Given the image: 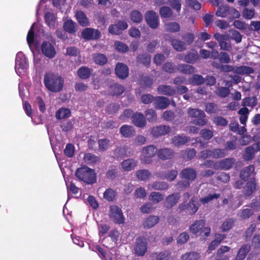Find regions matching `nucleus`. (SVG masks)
Listing matches in <instances>:
<instances>
[{
  "instance_id": "nucleus-1",
  "label": "nucleus",
  "mask_w": 260,
  "mask_h": 260,
  "mask_svg": "<svg viewBox=\"0 0 260 260\" xmlns=\"http://www.w3.org/2000/svg\"><path fill=\"white\" fill-rule=\"evenodd\" d=\"M44 84L46 88L52 92H58L63 87L64 80L59 75L48 72L45 74Z\"/></svg>"
},
{
  "instance_id": "nucleus-44",
  "label": "nucleus",
  "mask_w": 260,
  "mask_h": 260,
  "mask_svg": "<svg viewBox=\"0 0 260 260\" xmlns=\"http://www.w3.org/2000/svg\"><path fill=\"white\" fill-rule=\"evenodd\" d=\"M235 73L240 75L250 74L254 73V69L250 67L241 66L235 69Z\"/></svg>"
},
{
  "instance_id": "nucleus-38",
  "label": "nucleus",
  "mask_w": 260,
  "mask_h": 260,
  "mask_svg": "<svg viewBox=\"0 0 260 260\" xmlns=\"http://www.w3.org/2000/svg\"><path fill=\"white\" fill-rule=\"evenodd\" d=\"M162 70L169 74H173L178 71V66L172 62H166L162 66Z\"/></svg>"
},
{
  "instance_id": "nucleus-55",
  "label": "nucleus",
  "mask_w": 260,
  "mask_h": 260,
  "mask_svg": "<svg viewBox=\"0 0 260 260\" xmlns=\"http://www.w3.org/2000/svg\"><path fill=\"white\" fill-rule=\"evenodd\" d=\"M130 18L133 22L139 23L142 20L143 15L139 11L133 10L130 14Z\"/></svg>"
},
{
  "instance_id": "nucleus-57",
  "label": "nucleus",
  "mask_w": 260,
  "mask_h": 260,
  "mask_svg": "<svg viewBox=\"0 0 260 260\" xmlns=\"http://www.w3.org/2000/svg\"><path fill=\"white\" fill-rule=\"evenodd\" d=\"M235 220L233 218H229L225 220L221 225V230L222 232H225L230 230L234 223Z\"/></svg>"
},
{
  "instance_id": "nucleus-25",
  "label": "nucleus",
  "mask_w": 260,
  "mask_h": 260,
  "mask_svg": "<svg viewBox=\"0 0 260 260\" xmlns=\"http://www.w3.org/2000/svg\"><path fill=\"white\" fill-rule=\"evenodd\" d=\"M63 28L66 32L74 34L77 31L78 26L76 22L72 19H69L63 23Z\"/></svg>"
},
{
  "instance_id": "nucleus-43",
  "label": "nucleus",
  "mask_w": 260,
  "mask_h": 260,
  "mask_svg": "<svg viewBox=\"0 0 260 260\" xmlns=\"http://www.w3.org/2000/svg\"><path fill=\"white\" fill-rule=\"evenodd\" d=\"M230 7L227 5L220 6L216 12V15L220 17H226L229 15Z\"/></svg>"
},
{
  "instance_id": "nucleus-62",
  "label": "nucleus",
  "mask_w": 260,
  "mask_h": 260,
  "mask_svg": "<svg viewBox=\"0 0 260 260\" xmlns=\"http://www.w3.org/2000/svg\"><path fill=\"white\" fill-rule=\"evenodd\" d=\"M111 88L113 95H120L122 94L125 91L124 87L117 83L114 84L111 86Z\"/></svg>"
},
{
  "instance_id": "nucleus-58",
  "label": "nucleus",
  "mask_w": 260,
  "mask_h": 260,
  "mask_svg": "<svg viewBox=\"0 0 260 260\" xmlns=\"http://www.w3.org/2000/svg\"><path fill=\"white\" fill-rule=\"evenodd\" d=\"M220 197V194L219 193H215L213 194H209L205 197L201 198L200 199V201L201 203L205 205L208 204V203L210 202L211 201H213L214 199H217L219 198Z\"/></svg>"
},
{
  "instance_id": "nucleus-52",
  "label": "nucleus",
  "mask_w": 260,
  "mask_h": 260,
  "mask_svg": "<svg viewBox=\"0 0 260 260\" xmlns=\"http://www.w3.org/2000/svg\"><path fill=\"white\" fill-rule=\"evenodd\" d=\"M257 102V99L256 96L247 97L243 100L242 105L253 108L256 106Z\"/></svg>"
},
{
  "instance_id": "nucleus-39",
  "label": "nucleus",
  "mask_w": 260,
  "mask_h": 260,
  "mask_svg": "<svg viewBox=\"0 0 260 260\" xmlns=\"http://www.w3.org/2000/svg\"><path fill=\"white\" fill-rule=\"evenodd\" d=\"M120 133L125 138H130L134 135V131L132 126L124 125L120 128Z\"/></svg>"
},
{
  "instance_id": "nucleus-18",
  "label": "nucleus",
  "mask_w": 260,
  "mask_h": 260,
  "mask_svg": "<svg viewBox=\"0 0 260 260\" xmlns=\"http://www.w3.org/2000/svg\"><path fill=\"white\" fill-rule=\"evenodd\" d=\"M254 170V167L252 165L244 168L241 171L240 174V178L245 182L248 180L249 178L254 177V176L255 175Z\"/></svg>"
},
{
  "instance_id": "nucleus-21",
  "label": "nucleus",
  "mask_w": 260,
  "mask_h": 260,
  "mask_svg": "<svg viewBox=\"0 0 260 260\" xmlns=\"http://www.w3.org/2000/svg\"><path fill=\"white\" fill-rule=\"evenodd\" d=\"M132 121L133 123L139 127H144L146 124V121L144 115L142 113L136 112L133 115Z\"/></svg>"
},
{
  "instance_id": "nucleus-63",
  "label": "nucleus",
  "mask_w": 260,
  "mask_h": 260,
  "mask_svg": "<svg viewBox=\"0 0 260 260\" xmlns=\"http://www.w3.org/2000/svg\"><path fill=\"white\" fill-rule=\"evenodd\" d=\"M152 187L155 190H166L169 187V185L165 182L155 181L152 184Z\"/></svg>"
},
{
  "instance_id": "nucleus-64",
  "label": "nucleus",
  "mask_w": 260,
  "mask_h": 260,
  "mask_svg": "<svg viewBox=\"0 0 260 260\" xmlns=\"http://www.w3.org/2000/svg\"><path fill=\"white\" fill-rule=\"evenodd\" d=\"M182 39L186 45H190L194 41V35L191 32H187L182 36Z\"/></svg>"
},
{
  "instance_id": "nucleus-49",
  "label": "nucleus",
  "mask_w": 260,
  "mask_h": 260,
  "mask_svg": "<svg viewBox=\"0 0 260 260\" xmlns=\"http://www.w3.org/2000/svg\"><path fill=\"white\" fill-rule=\"evenodd\" d=\"M222 170H229L231 169L235 164L236 160L233 157L224 158L221 160Z\"/></svg>"
},
{
  "instance_id": "nucleus-36",
  "label": "nucleus",
  "mask_w": 260,
  "mask_h": 260,
  "mask_svg": "<svg viewBox=\"0 0 260 260\" xmlns=\"http://www.w3.org/2000/svg\"><path fill=\"white\" fill-rule=\"evenodd\" d=\"M71 111L66 108H61L55 113L57 119H66L70 117Z\"/></svg>"
},
{
  "instance_id": "nucleus-47",
  "label": "nucleus",
  "mask_w": 260,
  "mask_h": 260,
  "mask_svg": "<svg viewBox=\"0 0 260 260\" xmlns=\"http://www.w3.org/2000/svg\"><path fill=\"white\" fill-rule=\"evenodd\" d=\"M255 150L253 146L247 147L245 150L243 158L245 160H251L254 157Z\"/></svg>"
},
{
  "instance_id": "nucleus-31",
  "label": "nucleus",
  "mask_w": 260,
  "mask_h": 260,
  "mask_svg": "<svg viewBox=\"0 0 260 260\" xmlns=\"http://www.w3.org/2000/svg\"><path fill=\"white\" fill-rule=\"evenodd\" d=\"M178 71L184 74L190 75L195 73L197 71L196 68L191 65L179 64L178 65Z\"/></svg>"
},
{
  "instance_id": "nucleus-46",
  "label": "nucleus",
  "mask_w": 260,
  "mask_h": 260,
  "mask_svg": "<svg viewBox=\"0 0 260 260\" xmlns=\"http://www.w3.org/2000/svg\"><path fill=\"white\" fill-rule=\"evenodd\" d=\"M165 28L167 31L176 33L180 31V26L176 22H169L165 24Z\"/></svg>"
},
{
  "instance_id": "nucleus-23",
  "label": "nucleus",
  "mask_w": 260,
  "mask_h": 260,
  "mask_svg": "<svg viewBox=\"0 0 260 260\" xmlns=\"http://www.w3.org/2000/svg\"><path fill=\"white\" fill-rule=\"evenodd\" d=\"M200 207V205L198 203L197 199L194 197H192L188 203V214L190 215L195 214Z\"/></svg>"
},
{
  "instance_id": "nucleus-41",
  "label": "nucleus",
  "mask_w": 260,
  "mask_h": 260,
  "mask_svg": "<svg viewBox=\"0 0 260 260\" xmlns=\"http://www.w3.org/2000/svg\"><path fill=\"white\" fill-rule=\"evenodd\" d=\"M201 257L200 253L196 251L186 252L181 256L182 260H198Z\"/></svg>"
},
{
  "instance_id": "nucleus-14",
  "label": "nucleus",
  "mask_w": 260,
  "mask_h": 260,
  "mask_svg": "<svg viewBox=\"0 0 260 260\" xmlns=\"http://www.w3.org/2000/svg\"><path fill=\"white\" fill-rule=\"evenodd\" d=\"M115 73L118 78L125 79L129 74L128 68L123 63L118 62L116 65Z\"/></svg>"
},
{
  "instance_id": "nucleus-37",
  "label": "nucleus",
  "mask_w": 260,
  "mask_h": 260,
  "mask_svg": "<svg viewBox=\"0 0 260 260\" xmlns=\"http://www.w3.org/2000/svg\"><path fill=\"white\" fill-rule=\"evenodd\" d=\"M188 115L191 118L205 117L206 114L204 111L193 108H189L188 110Z\"/></svg>"
},
{
  "instance_id": "nucleus-10",
  "label": "nucleus",
  "mask_w": 260,
  "mask_h": 260,
  "mask_svg": "<svg viewBox=\"0 0 260 260\" xmlns=\"http://www.w3.org/2000/svg\"><path fill=\"white\" fill-rule=\"evenodd\" d=\"M128 25L126 21L119 20L117 23L111 24L108 28L109 32L112 35H120L122 31L126 29Z\"/></svg>"
},
{
  "instance_id": "nucleus-51",
  "label": "nucleus",
  "mask_w": 260,
  "mask_h": 260,
  "mask_svg": "<svg viewBox=\"0 0 260 260\" xmlns=\"http://www.w3.org/2000/svg\"><path fill=\"white\" fill-rule=\"evenodd\" d=\"M116 196V191L112 188L107 189L104 193V198L107 201H113Z\"/></svg>"
},
{
  "instance_id": "nucleus-32",
  "label": "nucleus",
  "mask_w": 260,
  "mask_h": 260,
  "mask_svg": "<svg viewBox=\"0 0 260 260\" xmlns=\"http://www.w3.org/2000/svg\"><path fill=\"white\" fill-rule=\"evenodd\" d=\"M137 161L133 158H128L123 160L121 163L122 168L123 170L127 171L134 170L136 167Z\"/></svg>"
},
{
  "instance_id": "nucleus-35",
  "label": "nucleus",
  "mask_w": 260,
  "mask_h": 260,
  "mask_svg": "<svg viewBox=\"0 0 260 260\" xmlns=\"http://www.w3.org/2000/svg\"><path fill=\"white\" fill-rule=\"evenodd\" d=\"M140 88L146 90L150 88L153 84V79L150 76H144L142 77L140 82Z\"/></svg>"
},
{
  "instance_id": "nucleus-20",
  "label": "nucleus",
  "mask_w": 260,
  "mask_h": 260,
  "mask_svg": "<svg viewBox=\"0 0 260 260\" xmlns=\"http://www.w3.org/2000/svg\"><path fill=\"white\" fill-rule=\"evenodd\" d=\"M256 180L254 177H251L247 181L244 188V194L245 196H251L256 189Z\"/></svg>"
},
{
  "instance_id": "nucleus-59",
  "label": "nucleus",
  "mask_w": 260,
  "mask_h": 260,
  "mask_svg": "<svg viewBox=\"0 0 260 260\" xmlns=\"http://www.w3.org/2000/svg\"><path fill=\"white\" fill-rule=\"evenodd\" d=\"M145 116L149 122L155 121L157 120V114L155 110L152 109H149L146 110Z\"/></svg>"
},
{
  "instance_id": "nucleus-60",
  "label": "nucleus",
  "mask_w": 260,
  "mask_h": 260,
  "mask_svg": "<svg viewBox=\"0 0 260 260\" xmlns=\"http://www.w3.org/2000/svg\"><path fill=\"white\" fill-rule=\"evenodd\" d=\"M230 39L234 40L237 43H239L241 42L242 36L238 31L234 29L230 30Z\"/></svg>"
},
{
  "instance_id": "nucleus-9",
  "label": "nucleus",
  "mask_w": 260,
  "mask_h": 260,
  "mask_svg": "<svg viewBox=\"0 0 260 260\" xmlns=\"http://www.w3.org/2000/svg\"><path fill=\"white\" fill-rule=\"evenodd\" d=\"M145 19L148 25L152 29L157 28L159 24V17L153 11H149L145 14Z\"/></svg>"
},
{
  "instance_id": "nucleus-45",
  "label": "nucleus",
  "mask_w": 260,
  "mask_h": 260,
  "mask_svg": "<svg viewBox=\"0 0 260 260\" xmlns=\"http://www.w3.org/2000/svg\"><path fill=\"white\" fill-rule=\"evenodd\" d=\"M205 110L208 114H215L218 113L220 109L217 104L214 103H208L205 105Z\"/></svg>"
},
{
  "instance_id": "nucleus-26",
  "label": "nucleus",
  "mask_w": 260,
  "mask_h": 260,
  "mask_svg": "<svg viewBox=\"0 0 260 260\" xmlns=\"http://www.w3.org/2000/svg\"><path fill=\"white\" fill-rule=\"evenodd\" d=\"M93 69L87 67H81L77 71L78 77L83 80L89 79L92 75Z\"/></svg>"
},
{
  "instance_id": "nucleus-29",
  "label": "nucleus",
  "mask_w": 260,
  "mask_h": 260,
  "mask_svg": "<svg viewBox=\"0 0 260 260\" xmlns=\"http://www.w3.org/2000/svg\"><path fill=\"white\" fill-rule=\"evenodd\" d=\"M158 93L167 96H172L176 93V90L171 86L160 85L157 87Z\"/></svg>"
},
{
  "instance_id": "nucleus-22",
  "label": "nucleus",
  "mask_w": 260,
  "mask_h": 260,
  "mask_svg": "<svg viewBox=\"0 0 260 260\" xmlns=\"http://www.w3.org/2000/svg\"><path fill=\"white\" fill-rule=\"evenodd\" d=\"M180 197L178 193H173L168 196L166 199L165 207L167 209L172 208L177 203Z\"/></svg>"
},
{
  "instance_id": "nucleus-4",
  "label": "nucleus",
  "mask_w": 260,
  "mask_h": 260,
  "mask_svg": "<svg viewBox=\"0 0 260 260\" xmlns=\"http://www.w3.org/2000/svg\"><path fill=\"white\" fill-rule=\"evenodd\" d=\"M157 150L156 147L153 145H148L144 147L142 150L140 156V160L146 164L152 163V158L157 154Z\"/></svg>"
},
{
  "instance_id": "nucleus-17",
  "label": "nucleus",
  "mask_w": 260,
  "mask_h": 260,
  "mask_svg": "<svg viewBox=\"0 0 260 260\" xmlns=\"http://www.w3.org/2000/svg\"><path fill=\"white\" fill-rule=\"evenodd\" d=\"M170 104V100L163 96H155L153 103V106L157 109H165Z\"/></svg>"
},
{
  "instance_id": "nucleus-5",
  "label": "nucleus",
  "mask_w": 260,
  "mask_h": 260,
  "mask_svg": "<svg viewBox=\"0 0 260 260\" xmlns=\"http://www.w3.org/2000/svg\"><path fill=\"white\" fill-rule=\"evenodd\" d=\"M109 216L116 224H121L124 222L125 218L123 215L122 210L116 205L110 207Z\"/></svg>"
},
{
  "instance_id": "nucleus-28",
  "label": "nucleus",
  "mask_w": 260,
  "mask_h": 260,
  "mask_svg": "<svg viewBox=\"0 0 260 260\" xmlns=\"http://www.w3.org/2000/svg\"><path fill=\"white\" fill-rule=\"evenodd\" d=\"M159 220V218L157 216L150 215L145 218L143 221V225L145 229H150L156 225Z\"/></svg>"
},
{
  "instance_id": "nucleus-24",
  "label": "nucleus",
  "mask_w": 260,
  "mask_h": 260,
  "mask_svg": "<svg viewBox=\"0 0 260 260\" xmlns=\"http://www.w3.org/2000/svg\"><path fill=\"white\" fill-rule=\"evenodd\" d=\"M251 245L248 244L243 245L238 251L235 257L236 260H244L251 250Z\"/></svg>"
},
{
  "instance_id": "nucleus-33",
  "label": "nucleus",
  "mask_w": 260,
  "mask_h": 260,
  "mask_svg": "<svg viewBox=\"0 0 260 260\" xmlns=\"http://www.w3.org/2000/svg\"><path fill=\"white\" fill-rule=\"evenodd\" d=\"M177 175L178 171L176 170H172L171 171L165 174H161L159 173L156 174L158 177H160L162 179H167L170 181H172L175 180Z\"/></svg>"
},
{
  "instance_id": "nucleus-48",
  "label": "nucleus",
  "mask_w": 260,
  "mask_h": 260,
  "mask_svg": "<svg viewBox=\"0 0 260 260\" xmlns=\"http://www.w3.org/2000/svg\"><path fill=\"white\" fill-rule=\"evenodd\" d=\"M189 81L193 85H200L205 82V78L201 75L194 74L189 78Z\"/></svg>"
},
{
  "instance_id": "nucleus-2",
  "label": "nucleus",
  "mask_w": 260,
  "mask_h": 260,
  "mask_svg": "<svg viewBox=\"0 0 260 260\" xmlns=\"http://www.w3.org/2000/svg\"><path fill=\"white\" fill-rule=\"evenodd\" d=\"M75 176L79 180L87 184H93L96 181L94 170L86 166L78 168L75 172Z\"/></svg>"
},
{
  "instance_id": "nucleus-16",
  "label": "nucleus",
  "mask_w": 260,
  "mask_h": 260,
  "mask_svg": "<svg viewBox=\"0 0 260 260\" xmlns=\"http://www.w3.org/2000/svg\"><path fill=\"white\" fill-rule=\"evenodd\" d=\"M27 66L26 58L22 52H19L17 54L15 58V69L16 72H21L24 70Z\"/></svg>"
},
{
  "instance_id": "nucleus-54",
  "label": "nucleus",
  "mask_w": 260,
  "mask_h": 260,
  "mask_svg": "<svg viewBox=\"0 0 260 260\" xmlns=\"http://www.w3.org/2000/svg\"><path fill=\"white\" fill-rule=\"evenodd\" d=\"M164 199L162 194L159 192H152L149 196V200L154 203H158Z\"/></svg>"
},
{
  "instance_id": "nucleus-53",
  "label": "nucleus",
  "mask_w": 260,
  "mask_h": 260,
  "mask_svg": "<svg viewBox=\"0 0 260 260\" xmlns=\"http://www.w3.org/2000/svg\"><path fill=\"white\" fill-rule=\"evenodd\" d=\"M198 58L199 55L197 52H189L183 58L184 61L188 63H194Z\"/></svg>"
},
{
  "instance_id": "nucleus-61",
  "label": "nucleus",
  "mask_w": 260,
  "mask_h": 260,
  "mask_svg": "<svg viewBox=\"0 0 260 260\" xmlns=\"http://www.w3.org/2000/svg\"><path fill=\"white\" fill-rule=\"evenodd\" d=\"M44 19L46 24L51 27L54 26L55 18L53 13L50 12H47L45 14Z\"/></svg>"
},
{
  "instance_id": "nucleus-30",
  "label": "nucleus",
  "mask_w": 260,
  "mask_h": 260,
  "mask_svg": "<svg viewBox=\"0 0 260 260\" xmlns=\"http://www.w3.org/2000/svg\"><path fill=\"white\" fill-rule=\"evenodd\" d=\"M189 141V138L183 135H178L172 138V143L175 146L184 145Z\"/></svg>"
},
{
  "instance_id": "nucleus-6",
  "label": "nucleus",
  "mask_w": 260,
  "mask_h": 260,
  "mask_svg": "<svg viewBox=\"0 0 260 260\" xmlns=\"http://www.w3.org/2000/svg\"><path fill=\"white\" fill-rule=\"evenodd\" d=\"M214 38L219 43L220 49L224 51H231L232 50V45L230 42V38L228 34H220L216 33L214 35Z\"/></svg>"
},
{
  "instance_id": "nucleus-11",
  "label": "nucleus",
  "mask_w": 260,
  "mask_h": 260,
  "mask_svg": "<svg viewBox=\"0 0 260 260\" xmlns=\"http://www.w3.org/2000/svg\"><path fill=\"white\" fill-rule=\"evenodd\" d=\"M164 38L167 41L170 42L173 48L177 51H183L186 49V44L183 41L174 39L169 34L165 35Z\"/></svg>"
},
{
  "instance_id": "nucleus-42",
  "label": "nucleus",
  "mask_w": 260,
  "mask_h": 260,
  "mask_svg": "<svg viewBox=\"0 0 260 260\" xmlns=\"http://www.w3.org/2000/svg\"><path fill=\"white\" fill-rule=\"evenodd\" d=\"M159 13L161 18H170L173 15V11L168 6L161 7L159 9Z\"/></svg>"
},
{
  "instance_id": "nucleus-50",
  "label": "nucleus",
  "mask_w": 260,
  "mask_h": 260,
  "mask_svg": "<svg viewBox=\"0 0 260 260\" xmlns=\"http://www.w3.org/2000/svg\"><path fill=\"white\" fill-rule=\"evenodd\" d=\"M136 174L137 178L142 181L148 180L151 175L150 172L146 169L138 170Z\"/></svg>"
},
{
  "instance_id": "nucleus-12",
  "label": "nucleus",
  "mask_w": 260,
  "mask_h": 260,
  "mask_svg": "<svg viewBox=\"0 0 260 260\" xmlns=\"http://www.w3.org/2000/svg\"><path fill=\"white\" fill-rule=\"evenodd\" d=\"M41 50L43 54L49 58H52L56 54V50L53 44L48 41L42 42Z\"/></svg>"
},
{
  "instance_id": "nucleus-19",
  "label": "nucleus",
  "mask_w": 260,
  "mask_h": 260,
  "mask_svg": "<svg viewBox=\"0 0 260 260\" xmlns=\"http://www.w3.org/2000/svg\"><path fill=\"white\" fill-rule=\"evenodd\" d=\"M170 127L167 125H159L153 127L151 129V134L154 137L157 138L168 134L170 131Z\"/></svg>"
},
{
  "instance_id": "nucleus-3",
  "label": "nucleus",
  "mask_w": 260,
  "mask_h": 260,
  "mask_svg": "<svg viewBox=\"0 0 260 260\" xmlns=\"http://www.w3.org/2000/svg\"><path fill=\"white\" fill-rule=\"evenodd\" d=\"M206 221L204 219H200L195 221L191 224L189 228L190 232L194 235L198 233L207 237L210 236L211 228L209 226H205Z\"/></svg>"
},
{
  "instance_id": "nucleus-40",
  "label": "nucleus",
  "mask_w": 260,
  "mask_h": 260,
  "mask_svg": "<svg viewBox=\"0 0 260 260\" xmlns=\"http://www.w3.org/2000/svg\"><path fill=\"white\" fill-rule=\"evenodd\" d=\"M138 63L143 64L145 66L149 67L151 62V57L149 55L145 54H139L137 57Z\"/></svg>"
},
{
  "instance_id": "nucleus-34",
  "label": "nucleus",
  "mask_w": 260,
  "mask_h": 260,
  "mask_svg": "<svg viewBox=\"0 0 260 260\" xmlns=\"http://www.w3.org/2000/svg\"><path fill=\"white\" fill-rule=\"evenodd\" d=\"M83 159L85 162L89 165L95 164L100 161V158L98 156L91 153H85Z\"/></svg>"
},
{
  "instance_id": "nucleus-27",
  "label": "nucleus",
  "mask_w": 260,
  "mask_h": 260,
  "mask_svg": "<svg viewBox=\"0 0 260 260\" xmlns=\"http://www.w3.org/2000/svg\"><path fill=\"white\" fill-rule=\"evenodd\" d=\"M75 16L78 22L81 26L85 27L89 24L88 18L82 11H77Z\"/></svg>"
},
{
  "instance_id": "nucleus-15",
  "label": "nucleus",
  "mask_w": 260,
  "mask_h": 260,
  "mask_svg": "<svg viewBox=\"0 0 260 260\" xmlns=\"http://www.w3.org/2000/svg\"><path fill=\"white\" fill-rule=\"evenodd\" d=\"M157 155L162 160L172 159L175 155V151L171 148H163L157 150Z\"/></svg>"
},
{
  "instance_id": "nucleus-13",
  "label": "nucleus",
  "mask_w": 260,
  "mask_h": 260,
  "mask_svg": "<svg viewBox=\"0 0 260 260\" xmlns=\"http://www.w3.org/2000/svg\"><path fill=\"white\" fill-rule=\"evenodd\" d=\"M179 176L181 179H185L192 182L197 177V172L193 168H186L181 171Z\"/></svg>"
},
{
  "instance_id": "nucleus-7",
  "label": "nucleus",
  "mask_w": 260,
  "mask_h": 260,
  "mask_svg": "<svg viewBox=\"0 0 260 260\" xmlns=\"http://www.w3.org/2000/svg\"><path fill=\"white\" fill-rule=\"evenodd\" d=\"M81 36L85 40H98L101 37V33L98 29L86 27L82 31Z\"/></svg>"
},
{
  "instance_id": "nucleus-8",
  "label": "nucleus",
  "mask_w": 260,
  "mask_h": 260,
  "mask_svg": "<svg viewBox=\"0 0 260 260\" xmlns=\"http://www.w3.org/2000/svg\"><path fill=\"white\" fill-rule=\"evenodd\" d=\"M147 242L144 237H139L136 239L135 247V253L138 256H143L146 252Z\"/></svg>"
},
{
  "instance_id": "nucleus-56",
  "label": "nucleus",
  "mask_w": 260,
  "mask_h": 260,
  "mask_svg": "<svg viewBox=\"0 0 260 260\" xmlns=\"http://www.w3.org/2000/svg\"><path fill=\"white\" fill-rule=\"evenodd\" d=\"M230 89L226 87H218L215 91V93L217 95L223 98H225L228 96V95L230 94Z\"/></svg>"
}]
</instances>
